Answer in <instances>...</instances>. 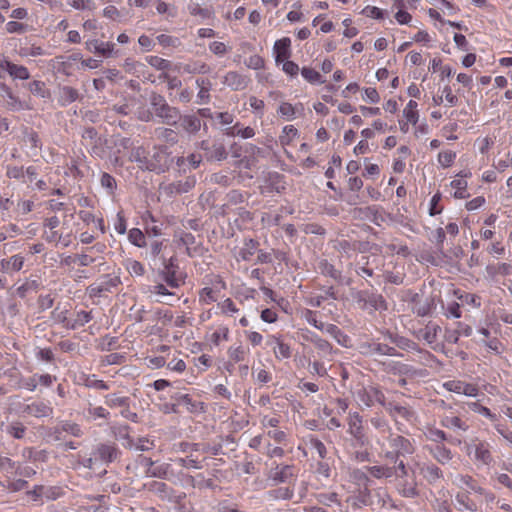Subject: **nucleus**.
<instances>
[{
    "mask_svg": "<svg viewBox=\"0 0 512 512\" xmlns=\"http://www.w3.org/2000/svg\"><path fill=\"white\" fill-rule=\"evenodd\" d=\"M148 490L159 497L162 501L173 504L178 512H190L185 505L186 494L182 491H175L166 483L153 481L149 484Z\"/></svg>",
    "mask_w": 512,
    "mask_h": 512,
    "instance_id": "f257e3e1",
    "label": "nucleus"
},
{
    "mask_svg": "<svg viewBox=\"0 0 512 512\" xmlns=\"http://www.w3.org/2000/svg\"><path fill=\"white\" fill-rule=\"evenodd\" d=\"M150 104L154 114L166 125L175 126L181 118L179 109L170 106L164 97L158 93L153 92L151 94Z\"/></svg>",
    "mask_w": 512,
    "mask_h": 512,
    "instance_id": "f03ea898",
    "label": "nucleus"
},
{
    "mask_svg": "<svg viewBox=\"0 0 512 512\" xmlns=\"http://www.w3.org/2000/svg\"><path fill=\"white\" fill-rule=\"evenodd\" d=\"M415 452L413 443L401 435L391 434L384 456L387 460L397 463L400 458L412 455Z\"/></svg>",
    "mask_w": 512,
    "mask_h": 512,
    "instance_id": "7ed1b4c3",
    "label": "nucleus"
},
{
    "mask_svg": "<svg viewBox=\"0 0 512 512\" xmlns=\"http://www.w3.org/2000/svg\"><path fill=\"white\" fill-rule=\"evenodd\" d=\"M169 166V153L161 147H153L148 150L142 169L155 172H163Z\"/></svg>",
    "mask_w": 512,
    "mask_h": 512,
    "instance_id": "20e7f679",
    "label": "nucleus"
},
{
    "mask_svg": "<svg viewBox=\"0 0 512 512\" xmlns=\"http://www.w3.org/2000/svg\"><path fill=\"white\" fill-rule=\"evenodd\" d=\"M120 278L118 276L104 275L98 281L92 283L88 287V292L91 297H101L107 292L117 287L120 284Z\"/></svg>",
    "mask_w": 512,
    "mask_h": 512,
    "instance_id": "39448f33",
    "label": "nucleus"
},
{
    "mask_svg": "<svg viewBox=\"0 0 512 512\" xmlns=\"http://www.w3.org/2000/svg\"><path fill=\"white\" fill-rule=\"evenodd\" d=\"M358 303H362V308L371 307L375 310H386L387 305L382 295L369 291H359L355 295Z\"/></svg>",
    "mask_w": 512,
    "mask_h": 512,
    "instance_id": "423d86ee",
    "label": "nucleus"
},
{
    "mask_svg": "<svg viewBox=\"0 0 512 512\" xmlns=\"http://www.w3.org/2000/svg\"><path fill=\"white\" fill-rule=\"evenodd\" d=\"M119 454L120 451L114 443H99L93 451V456L105 464L115 461Z\"/></svg>",
    "mask_w": 512,
    "mask_h": 512,
    "instance_id": "0eeeda50",
    "label": "nucleus"
},
{
    "mask_svg": "<svg viewBox=\"0 0 512 512\" xmlns=\"http://www.w3.org/2000/svg\"><path fill=\"white\" fill-rule=\"evenodd\" d=\"M357 396L359 401L367 407H371L375 403H379L382 406H385L386 404L384 394L378 388L373 386L360 389L357 392Z\"/></svg>",
    "mask_w": 512,
    "mask_h": 512,
    "instance_id": "6e6552de",
    "label": "nucleus"
},
{
    "mask_svg": "<svg viewBox=\"0 0 512 512\" xmlns=\"http://www.w3.org/2000/svg\"><path fill=\"white\" fill-rule=\"evenodd\" d=\"M444 387L457 394H464L469 397H476L478 395V387L474 384L467 383L459 380H452L444 383Z\"/></svg>",
    "mask_w": 512,
    "mask_h": 512,
    "instance_id": "1a4fd4ad",
    "label": "nucleus"
},
{
    "mask_svg": "<svg viewBox=\"0 0 512 512\" xmlns=\"http://www.w3.org/2000/svg\"><path fill=\"white\" fill-rule=\"evenodd\" d=\"M140 464L146 468L145 474L150 477H157L164 479L168 475L169 465L162 464L158 466H154V462L151 458L139 456Z\"/></svg>",
    "mask_w": 512,
    "mask_h": 512,
    "instance_id": "9d476101",
    "label": "nucleus"
},
{
    "mask_svg": "<svg viewBox=\"0 0 512 512\" xmlns=\"http://www.w3.org/2000/svg\"><path fill=\"white\" fill-rule=\"evenodd\" d=\"M293 477H295V474L294 467L292 465H277L268 473V478L275 483L288 482Z\"/></svg>",
    "mask_w": 512,
    "mask_h": 512,
    "instance_id": "9b49d317",
    "label": "nucleus"
},
{
    "mask_svg": "<svg viewBox=\"0 0 512 512\" xmlns=\"http://www.w3.org/2000/svg\"><path fill=\"white\" fill-rule=\"evenodd\" d=\"M201 148L207 152V160L222 161L228 156L225 145L221 142H214L209 146L207 141H202Z\"/></svg>",
    "mask_w": 512,
    "mask_h": 512,
    "instance_id": "f8f14e48",
    "label": "nucleus"
},
{
    "mask_svg": "<svg viewBox=\"0 0 512 512\" xmlns=\"http://www.w3.org/2000/svg\"><path fill=\"white\" fill-rule=\"evenodd\" d=\"M349 432L350 434L361 444L365 445L367 443V438L364 434V429L362 425V418L358 413L350 414L349 416Z\"/></svg>",
    "mask_w": 512,
    "mask_h": 512,
    "instance_id": "ddd939ff",
    "label": "nucleus"
},
{
    "mask_svg": "<svg viewBox=\"0 0 512 512\" xmlns=\"http://www.w3.org/2000/svg\"><path fill=\"white\" fill-rule=\"evenodd\" d=\"M394 420L399 423L400 420L411 421L414 416V412L406 406L390 402L384 406Z\"/></svg>",
    "mask_w": 512,
    "mask_h": 512,
    "instance_id": "4468645a",
    "label": "nucleus"
},
{
    "mask_svg": "<svg viewBox=\"0 0 512 512\" xmlns=\"http://www.w3.org/2000/svg\"><path fill=\"white\" fill-rule=\"evenodd\" d=\"M0 97L4 99L6 108L11 111H18L24 107L19 98L13 94L10 87L3 82H0Z\"/></svg>",
    "mask_w": 512,
    "mask_h": 512,
    "instance_id": "2eb2a0df",
    "label": "nucleus"
},
{
    "mask_svg": "<svg viewBox=\"0 0 512 512\" xmlns=\"http://www.w3.org/2000/svg\"><path fill=\"white\" fill-rule=\"evenodd\" d=\"M24 265V257L21 255H13L8 259L0 260V272L12 274L22 269Z\"/></svg>",
    "mask_w": 512,
    "mask_h": 512,
    "instance_id": "dca6fc26",
    "label": "nucleus"
},
{
    "mask_svg": "<svg viewBox=\"0 0 512 512\" xmlns=\"http://www.w3.org/2000/svg\"><path fill=\"white\" fill-rule=\"evenodd\" d=\"M248 82V77L235 71L228 72L224 77V83L235 91L245 89Z\"/></svg>",
    "mask_w": 512,
    "mask_h": 512,
    "instance_id": "f3484780",
    "label": "nucleus"
},
{
    "mask_svg": "<svg viewBox=\"0 0 512 512\" xmlns=\"http://www.w3.org/2000/svg\"><path fill=\"white\" fill-rule=\"evenodd\" d=\"M290 44L289 38H282L277 40L274 44V51L276 53V62H283L290 57Z\"/></svg>",
    "mask_w": 512,
    "mask_h": 512,
    "instance_id": "a211bd4d",
    "label": "nucleus"
},
{
    "mask_svg": "<svg viewBox=\"0 0 512 512\" xmlns=\"http://www.w3.org/2000/svg\"><path fill=\"white\" fill-rule=\"evenodd\" d=\"M24 412L34 417H47L52 414L53 409L43 402L27 405Z\"/></svg>",
    "mask_w": 512,
    "mask_h": 512,
    "instance_id": "6ab92c4d",
    "label": "nucleus"
},
{
    "mask_svg": "<svg viewBox=\"0 0 512 512\" xmlns=\"http://www.w3.org/2000/svg\"><path fill=\"white\" fill-rule=\"evenodd\" d=\"M420 473L431 484L436 483L443 477L442 470L435 464H424L420 469Z\"/></svg>",
    "mask_w": 512,
    "mask_h": 512,
    "instance_id": "aec40b11",
    "label": "nucleus"
},
{
    "mask_svg": "<svg viewBox=\"0 0 512 512\" xmlns=\"http://www.w3.org/2000/svg\"><path fill=\"white\" fill-rule=\"evenodd\" d=\"M397 489L403 497L414 498L418 496L417 484L414 480L400 479Z\"/></svg>",
    "mask_w": 512,
    "mask_h": 512,
    "instance_id": "412c9836",
    "label": "nucleus"
},
{
    "mask_svg": "<svg viewBox=\"0 0 512 512\" xmlns=\"http://www.w3.org/2000/svg\"><path fill=\"white\" fill-rule=\"evenodd\" d=\"M196 181L193 177H188L185 180L171 183L168 187L171 193L183 194L189 192L195 185Z\"/></svg>",
    "mask_w": 512,
    "mask_h": 512,
    "instance_id": "4be33fe9",
    "label": "nucleus"
},
{
    "mask_svg": "<svg viewBox=\"0 0 512 512\" xmlns=\"http://www.w3.org/2000/svg\"><path fill=\"white\" fill-rule=\"evenodd\" d=\"M175 268L172 262V259L169 260V263L165 264L164 270L161 272L162 279L167 283V285L171 288H178L179 282L175 276Z\"/></svg>",
    "mask_w": 512,
    "mask_h": 512,
    "instance_id": "5701e85b",
    "label": "nucleus"
},
{
    "mask_svg": "<svg viewBox=\"0 0 512 512\" xmlns=\"http://www.w3.org/2000/svg\"><path fill=\"white\" fill-rule=\"evenodd\" d=\"M87 47L90 51L99 53L105 57L109 56L114 49V44L110 42H100L98 40H92L87 43Z\"/></svg>",
    "mask_w": 512,
    "mask_h": 512,
    "instance_id": "b1692460",
    "label": "nucleus"
},
{
    "mask_svg": "<svg viewBox=\"0 0 512 512\" xmlns=\"http://www.w3.org/2000/svg\"><path fill=\"white\" fill-rule=\"evenodd\" d=\"M430 452L440 464L448 463L453 457L451 450L440 444L430 449Z\"/></svg>",
    "mask_w": 512,
    "mask_h": 512,
    "instance_id": "393cba45",
    "label": "nucleus"
},
{
    "mask_svg": "<svg viewBox=\"0 0 512 512\" xmlns=\"http://www.w3.org/2000/svg\"><path fill=\"white\" fill-rule=\"evenodd\" d=\"M180 120L182 128L189 133H196L201 128V121L195 115L181 116Z\"/></svg>",
    "mask_w": 512,
    "mask_h": 512,
    "instance_id": "a878e982",
    "label": "nucleus"
},
{
    "mask_svg": "<svg viewBox=\"0 0 512 512\" xmlns=\"http://www.w3.org/2000/svg\"><path fill=\"white\" fill-rule=\"evenodd\" d=\"M196 84L200 87V91L198 92L197 98L199 104H206L210 100L209 89L211 86V82L208 79L199 78L196 80Z\"/></svg>",
    "mask_w": 512,
    "mask_h": 512,
    "instance_id": "bb28decb",
    "label": "nucleus"
},
{
    "mask_svg": "<svg viewBox=\"0 0 512 512\" xmlns=\"http://www.w3.org/2000/svg\"><path fill=\"white\" fill-rule=\"evenodd\" d=\"M269 344H276V347H274V353L277 358H289L291 356L289 345L282 342L279 338L272 336L269 340Z\"/></svg>",
    "mask_w": 512,
    "mask_h": 512,
    "instance_id": "cd10ccee",
    "label": "nucleus"
},
{
    "mask_svg": "<svg viewBox=\"0 0 512 512\" xmlns=\"http://www.w3.org/2000/svg\"><path fill=\"white\" fill-rule=\"evenodd\" d=\"M259 243L253 239L246 240L244 246L239 251V256L244 261H250L255 254Z\"/></svg>",
    "mask_w": 512,
    "mask_h": 512,
    "instance_id": "c85d7f7f",
    "label": "nucleus"
},
{
    "mask_svg": "<svg viewBox=\"0 0 512 512\" xmlns=\"http://www.w3.org/2000/svg\"><path fill=\"white\" fill-rule=\"evenodd\" d=\"M310 341L319 351V355L321 357L329 356L332 354V345L328 341L316 336L311 337Z\"/></svg>",
    "mask_w": 512,
    "mask_h": 512,
    "instance_id": "c756f323",
    "label": "nucleus"
},
{
    "mask_svg": "<svg viewBox=\"0 0 512 512\" xmlns=\"http://www.w3.org/2000/svg\"><path fill=\"white\" fill-rule=\"evenodd\" d=\"M152 292L157 294V295H161L163 297V299L160 300V301L163 302V303L169 304V305H171L173 301L177 300V298L175 297L174 293L169 292L167 287L164 284H161V283L155 285L153 287Z\"/></svg>",
    "mask_w": 512,
    "mask_h": 512,
    "instance_id": "7c9ffc66",
    "label": "nucleus"
},
{
    "mask_svg": "<svg viewBox=\"0 0 512 512\" xmlns=\"http://www.w3.org/2000/svg\"><path fill=\"white\" fill-rule=\"evenodd\" d=\"M475 458L485 465H488L492 461L491 453L488 447L484 443H479L475 448Z\"/></svg>",
    "mask_w": 512,
    "mask_h": 512,
    "instance_id": "2f4dec72",
    "label": "nucleus"
},
{
    "mask_svg": "<svg viewBox=\"0 0 512 512\" xmlns=\"http://www.w3.org/2000/svg\"><path fill=\"white\" fill-rule=\"evenodd\" d=\"M294 492L290 487H279L269 491V496L273 500H290L293 498Z\"/></svg>",
    "mask_w": 512,
    "mask_h": 512,
    "instance_id": "473e14b6",
    "label": "nucleus"
},
{
    "mask_svg": "<svg viewBox=\"0 0 512 512\" xmlns=\"http://www.w3.org/2000/svg\"><path fill=\"white\" fill-rule=\"evenodd\" d=\"M9 75L13 79L27 80L30 78V73L25 66L17 65L11 62Z\"/></svg>",
    "mask_w": 512,
    "mask_h": 512,
    "instance_id": "72a5a7b5",
    "label": "nucleus"
},
{
    "mask_svg": "<svg viewBox=\"0 0 512 512\" xmlns=\"http://www.w3.org/2000/svg\"><path fill=\"white\" fill-rule=\"evenodd\" d=\"M417 103L414 100H410L404 109V116L408 122L415 125L418 122V112L416 110Z\"/></svg>",
    "mask_w": 512,
    "mask_h": 512,
    "instance_id": "f704fd0d",
    "label": "nucleus"
},
{
    "mask_svg": "<svg viewBox=\"0 0 512 512\" xmlns=\"http://www.w3.org/2000/svg\"><path fill=\"white\" fill-rule=\"evenodd\" d=\"M301 74L309 83L315 84L324 82L320 73L313 68L303 67Z\"/></svg>",
    "mask_w": 512,
    "mask_h": 512,
    "instance_id": "c9c22d12",
    "label": "nucleus"
},
{
    "mask_svg": "<svg viewBox=\"0 0 512 512\" xmlns=\"http://www.w3.org/2000/svg\"><path fill=\"white\" fill-rule=\"evenodd\" d=\"M39 287V282L36 279H27L21 286L17 288L19 297L24 298L29 291H36Z\"/></svg>",
    "mask_w": 512,
    "mask_h": 512,
    "instance_id": "e433bc0d",
    "label": "nucleus"
},
{
    "mask_svg": "<svg viewBox=\"0 0 512 512\" xmlns=\"http://www.w3.org/2000/svg\"><path fill=\"white\" fill-rule=\"evenodd\" d=\"M92 319L91 313L87 311H80L77 313L76 318L72 323L68 324V329H76L79 326H84Z\"/></svg>",
    "mask_w": 512,
    "mask_h": 512,
    "instance_id": "4c0bfd02",
    "label": "nucleus"
},
{
    "mask_svg": "<svg viewBox=\"0 0 512 512\" xmlns=\"http://www.w3.org/2000/svg\"><path fill=\"white\" fill-rule=\"evenodd\" d=\"M183 69H184L185 72L190 73V74H195V73L207 74L211 70L210 67L207 64L199 63V62H195V63H191V64H186L183 67Z\"/></svg>",
    "mask_w": 512,
    "mask_h": 512,
    "instance_id": "58836bf2",
    "label": "nucleus"
},
{
    "mask_svg": "<svg viewBox=\"0 0 512 512\" xmlns=\"http://www.w3.org/2000/svg\"><path fill=\"white\" fill-rule=\"evenodd\" d=\"M67 315H68L67 309H61L59 306H56V308L52 312V319L55 322L61 323L66 328H68V324L72 323V321L68 319Z\"/></svg>",
    "mask_w": 512,
    "mask_h": 512,
    "instance_id": "ea45409f",
    "label": "nucleus"
},
{
    "mask_svg": "<svg viewBox=\"0 0 512 512\" xmlns=\"http://www.w3.org/2000/svg\"><path fill=\"white\" fill-rule=\"evenodd\" d=\"M370 472L376 478H390L395 475V470H392V467L389 466H374Z\"/></svg>",
    "mask_w": 512,
    "mask_h": 512,
    "instance_id": "a19ab883",
    "label": "nucleus"
},
{
    "mask_svg": "<svg viewBox=\"0 0 512 512\" xmlns=\"http://www.w3.org/2000/svg\"><path fill=\"white\" fill-rule=\"evenodd\" d=\"M146 155H148V150L140 146L132 150L130 159L131 161L138 163L139 167L142 169Z\"/></svg>",
    "mask_w": 512,
    "mask_h": 512,
    "instance_id": "79ce46f5",
    "label": "nucleus"
},
{
    "mask_svg": "<svg viewBox=\"0 0 512 512\" xmlns=\"http://www.w3.org/2000/svg\"><path fill=\"white\" fill-rule=\"evenodd\" d=\"M456 501L464 507L466 510L476 511L477 505L474 501H472L467 493H458L456 496Z\"/></svg>",
    "mask_w": 512,
    "mask_h": 512,
    "instance_id": "37998d69",
    "label": "nucleus"
},
{
    "mask_svg": "<svg viewBox=\"0 0 512 512\" xmlns=\"http://www.w3.org/2000/svg\"><path fill=\"white\" fill-rule=\"evenodd\" d=\"M189 12L191 15L199 16L202 19L210 18L213 14L209 8H202L199 4H192L189 6Z\"/></svg>",
    "mask_w": 512,
    "mask_h": 512,
    "instance_id": "c03bdc74",
    "label": "nucleus"
},
{
    "mask_svg": "<svg viewBox=\"0 0 512 512\" xmlns=\"http://www.w3.org/2000/svg\"><path fill=\"white\" fill-rule=\"evenodd\" d=\"M106 404L110 407H126L128 406V398L127 397H121L116 394H111L106 396Z\"/></svg>",
    "mask_w": 512,
    "mask_h": 512,
    "instance_id": "a18cd8bd",
    "label": "nucleus"
},
{
    "mask_svg": "<svg viewBox=\"0 0 512 512\" xmlns=\"http://www.w3.org/2000/svg\"><path fill=\"white\" fill-rule=\"evenodd\" d=\"M458 480L460 483L466 485L469 489L478 492L480 494L483 493V489L478 486L477 482L469 475H459Z\"/></svg>",
    "mask_w": 512,
    "mask_h": 512,
    "instance_id": "49530a36",
    "label": "nucleus"
},
{
    "mask_svg": "<svg viewBox=\"0 0 512 512\" xmlns=\"http://www.w3.org/2000/svg\"><path fill=\"white\" fill-rule=\"evenodd\" d=\"M394 464H395L394 466H391L392 470H395L394 477H396L398 479L406 478L409 473H408V468H407L406 464L404 463L403 458H400L397 461V463H394Z\"/></svg>",
    "mask_w": 512,
    "mask_h": 512,
    "instance_id": "de8ad7c7",
    "label": "nucleus"
},
{
    "mask_svg": "<svg viewBox=\"0 0 512 512\" xmlns=\"http://www.w3.org/2000/svg\"><path fill=\"white\" fill-rule=\"evenodd\" d=\"M442 424L447 428H458V429H462V430L467 429V426L465 425V423L459 417H456V416L446 417L443 420Z\"/></svg>",
    "mask_w": 512,
    "mask_h": 512,
    "instance_id": "09e8293b",
    "label": "nucleus"
},
{
    "mask_svg": "<svg viewBox=\"0 0 512 512\" xmlns=\"http://www.w3.org/2000/svg\"><path fill=\"white\" fill-rule=\"evenodd\" d=\"M469 407L471 410H473L474 412H477V413H480L486 417H488L490 420L492 421H495L496 420V415L493 414L489 408L485 407V406H482L481 404H479L478 402H473V403H470L469 404Z\"/></svg>",
    "mask_w": 512,
    "mask_h": 512,
    "instance_id": "8fccbe9b",
    "label": "nucleus"
},
{
    "mask_svg": "<svg viewBox=\"0 0 512 512\" xmlns=\"http://www.w3.org/2000/svg\"><path fill=\"white\" fill-rule=\"evenodd\" d=\"M284 135L280 137L282 144H289L298 134V130L293 125H287L283 128Z\"/></svg>",
    "mask_w": 512,
    "mask_h": 512,
    "instance_id": "3c124183",
    "label": "nucleus"
},
{
    "mask_svg": "<svg viewBox=\"0 0 512 512\" xmlns=\"http://www.w3.org/2000/svg\"><path fill=\"white\" fill-rule=\"evenodd\" d=\"M149 64L158 70H168L171 67L170 61L160 58L158 56H152L149 59Z\"/></svg>",
    "mask_w": 512,
    "mask_h": 512,
    "instance_id": "603ef678",
    "label": "nucleus"
},
{
    "mask_svg": "<svg viewBox=\"0 0 512 512\" xmlns=\"http://www.w3.org/2000/svg\"><path fill=\"white\" fill-rule=\"evenodd\" d=\"M228 354H229V357L234 362H240V361L244 360L246 351L244 350V348L241 345H239L237 347H230Z\"/></svg>",
    "mask_w": 512,
    "mask_h": 512,
    "instance_id": "864d4df0",
    "label": "nucleus"
},
{
    "mask_svg": "<svg viewBox=\"0 0 512 512\" xmlns=\"http://www.w3.org/2000/svg\"><path fill=\"white\" fill-rule=\"evenodd\" d=\"M61 96L64 98L67 102H74L77 100L79 93L76 89L70 86H64L61 89Z\"/></svg>",
    "mask_w": 512,
    "mask_h": 512,
    "instance_id": "5fc2aeb1",
    "label": "nucleus"
},
{
    "mask_svg": "<svg viewBox=\"0 0 512 512\" xmlns=\"http://www.w3.org/2000/svg\"><path fill=\"white\" fill-rule=\"evenodd\" d=\"M159 78L167 81V86L169 90L178 89L182 86V82L179 78L175 76L172 77L167 73H162Z\"/></svg>",
    "mask_w": 512,
    "mask_h": 512,
    "instance_id": "6e6d98bb",
    "label": "nucleus"
},
{
    "mask_svg": "<svg viewBox=\"0 0 512 512\" xmlns=\"http://www.w3.org/2000/svg\"><path fill=\"white\" fill-rule=\"evenodd\" d=\"M456 155L452 151H444L439 153L438 160L439 163L444 167H449L454 161Z\"/></svg>",
    "mask_w": 512,
    "mask_h": 512,
    "instance_id": "4d7b16f0",
    "label": "nucleus"
},
{
    "mask_svg": "<svg viewBox=\"0 0 512 512\" xmlns=\"http://www.w3.org/2000/svg\"><path fill=\"white\" fill-rule=\"evenodd\" d=\"M316 473L325 478L328 479L331 475V466L327 461H319L317 463L316 467Z\"/></svg>",
    "mask_w": 512,
    "mask_h": 512,
    "instance_id": "13d9d810",
    "label": "nucleus"
},
{
    "mask_svg": "<svg viewBox=\"0 0 512 512\" xmlns=\"http://www.w3.org/2000/svg\"><path fill=\"white\" fill-rule=\"evenodd\" d=\"M154 441L149 440L148 438L142 437L136 440L135 450L137 451H147L154 447Z\"/></svg>",
    "mask_w": 512,
    "mask_h": 512,
    "instance_id": "bf43d9fd",
    "label": "nucleus"
},
{
    "mask_svg": "<svg viewBox=\"0 0 512 512\" xmlns=\"http://www.w3.org/2000/svg\"><path fill=\"white\" fill-rule=\"evenodd\" d=\"M6 174L13 179H23L25 177L24 168L18 166H8Z\"/></svg>",
    "mask_w": 512,
    "mask_h": 512,
    "instance_id": "052dcab7",
    "label": "nucleus"
},
{
    "mask_svg": "<svg viewBox=\"0 0 512 512\" xmlns=\"http://www.w3.org/2000/svg\"><path fill=\"white\" fill-rule=\"evenodd\" d=\"M127 269L131 275L142 276L145 272L143 265L138 261H130Z\"/></svg>",
    "mask_w": 512,
    "mask_h": 512,
    "instance_id": "680f3d73",
    "label": "nucleus"
},
{
    "mask_svg": "<svg viewBox=\"0 0 512 512\" xmlns=\"http://www.w3.org/2000/svg\"><path fill=\"white\" fill-rule=\"evenodd\" d=\"M311 445H312L313 449L317 452L318 456L322 460H324L327 456V449H326L324 443L318 439H312Z\"/></svg>",
    "mask_w": 512,
    "mask_h": 512,
    "instance_id": "e2e57ef3",
    "label": "nucleus"
},
{
    "mask_svg": "<svg viewBox=\"0 0 512 512\" xmlns=\"http://www.w3.org/2000/svg\"><path fill=\"white\" fill-rule=\"evenodd\" d=\"M362 14L366 15L367 17L374 18V19H382L383 18V11L374 6H366L362 10Z\"/></svg>",
    "mask_w": 512,
    "mask_h": 512,
    "instance_id": "0e129e2a",
    "label": "nucleus"
},
{
    "mask_svg": "<svg viewBox=\"0 0 512 512\" xmlns=\"http://www.w3.org/2000/svg\"><path fill=\"white\" fill-rule=\"evenodd\" d=\"M427 438L431 441L441 443L446 440V434L439 429H430L427 434Z\"/></svg>",
    "mask_w": 512,
    "mask_h": 512,
    "instance_id": "69168bd1",
    "label": "nucleus"
},
{
    "mask_svg": "<svg viewBox=\"0 0 512 512\" xmlns=\"http://www.w3.org/2000/svg\"><path fill=\"white\" fill-rule=\"evenodd\" d=\"M62 431L72 434L73 436L80 437L82 435L81 428L76 423L66 422L62 425Z\"/></svg>",
    "mask_w": 512,
    "mask_h": 512,
    "instance_id": "338daca9",
    "label": "nucleus"
},
{
    "mask_svg": "<svg viewBox=\"0 0 512 512\" xmlns=\"http://www.w3.org/2000/svg\"><path fill=\"white\" fill-rule=\"evenodd\" d=\"M200 299L207 304H209L211 302H215L216 301L215 292L213 291L212 288L205 287L200 292Z\"/></svg>",
    "mask_w": 512,
    "mask_h": 512,
    "instance_id": "774afa93",
    "label": "nucleus"
}]
</instances>
